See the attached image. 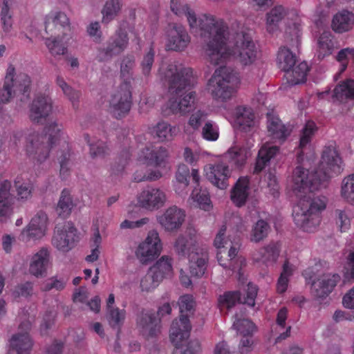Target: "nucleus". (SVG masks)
I'll return each mask as SVG.
<instances>
[{
    "label": "nucleus",
    "instance_id": "dca6fc26",
    "mask_svg": "<svg viewBox=\"0 0 354 354\" xmlns=\"http://www.w3.org/2000/svg\"><path fill=\"white\" fill-rule=\"evenodd\" d=\"M162 243L157 231L149 232L145 239L140 243L136 250V255L142 263H147L155 259L161 252Z\"/></svg>",
    "mask_w": 354,
    "mask_h": 354
},
{
    "label": "nucleus",
    "instance_id": "aec40b11",
    "mask_svg": "<svg viewBox=\"0 0 354 354\" xmlns=\"http://www.w3.org/2000/svg\"><path fill=\"white\" fill-rule=\"evenodd\" d=\"M204 173L207 179L219 189H225L228 185V179L232 171L228 165L223 159L214 164H208L204 167Z\"/></svg>",
    "mask_w": 354,
    "mask_h": 354
},
{
    "label": "nucleus",
    "instance_id": "6e6d98bb",
    "mask_svg": "<svg viewBox=\"0 0 354 354\" xmlns=\"http://www.w3.org/2000/svg\"><path fill=\"white\" fill-rule=\"evenodd\" d=\"M56 84L62 89L63 93L72 103L73 106L74 107L76 106L80 97V93L68 85L60 75L57 76Z\"/></svg>",
    "mask_w": 354,
    "mask_h": 354
},
{
    "label": "nucleus",
    "instance_id": "f257e3e1",
    "mask_svg": "<svg viewBox=\"0 0 354 354\" xmlns=\"http://www.w3.org/2000/svg\"><path fill=\"white\" fill-rule=\"evenodd\" d=\"M343 170L342 160L335 146L325 147L318 168L306 170L297 167L292 173V189L298 198L293 209L295 225L305 232H314L321 222V213L327 205L324 196H314L313 193L324 187L330 178Z\"/></svg>",
    "mask_w": 354,
    "mask_h": 354
},
{
    "label": "nucleus",
    "instance_id": "423d86ee",
    "mask_svg": "<svg viewBox=\"0 0 354 354\" xmlns=\"http://www.w3.org/2000/svg\"><path fill=\"white\" fill-rule=\"evenodd\" d=\"M174 250L180 257H188L192 275L201 277L204 274L208 261L207 250L198 245L194 229H187L179 234L174 243Z\"/></svg>",
    "mask_w": 354,
    "mask_h": 354
},
{
    "label": "nucleus",
    "instance_id": "0e129e2a",
    "mask_svg": "<svg viewBox=\"0 0 354 354\" xmlns=\"http://www.w3.org/2000/svg\"><path fill=\"white\" fill-rule=\"evenodd\" d=\"M67 283V279L62 277L54 276L46 279L41 287L43 291H50L53 289L62 290Z\"/></svg>",
    "mask_w": 354,
    "mask_h": 354
},
{
    "label": "nucleus",
    "instance_id": "412c9836",
    "mask_svg": "<svg viewBox=\"0 0 354 354\" xmlns=\"http://www.w3.org/2000/svg\"><path fill=\"white\" fill-rule=\"evenodd\" d=\"M257 292L258 288L257 286L252 283H249L247 286L246 296L243 297V300L241 298L239 292H226L218 297V306L221 308H226L230 309L237 302L240 301L248 305L249 306H254Z\"/></svg>",
    "mask_w": 354,
    "mask_h": 354
},
{
    "label": "nucleus",
    "instance_id": "9b49d317",
    "mask_svg": "<svg viewBox=\"0 0 354 354\" xmlns=\"http://www.w3.org/2000/svg\"><path fill=\"white\" fill-rule=\"evenodd\" d=\"M49 220L44 211L37 212L30 219L29 223L21 230L19 239L24 242L31 240H40L48 232Z\"/></svg>",
    "mask_w": 354,
    "mask_h": 354
},
{
    "label": "nucleus",
    "instance_id": "4468645a",
    "mask_svg": "<svg viewBox=\"0 0 354 354\" xmlns=\"http://www.w3.org/2000/svg\"><path fill=\"white\" fill-rule=\"evenodd\" d=\"M136 201L139 207L153 212L165 205L167 201V196L163 189L147 186L138 194Z\"/></svg>",
    "mask_w": 354,
    "mask_h": 354
},
{
    "label": "nucleus",
    "instance_id": "1a4fd4ad",
    "mask_svg": "<svg viewBox=\"0 0 354 354\" xmlns=\"http://www.w3.org/2000/svg\"><path fill=\"white\" fill-rule=\"evenodd\" d=\"M240 82L238 73L229 68L220 67L209 79L207 88L214 98L226 102L235 95Z\"/></svg>",
    "mask_w": 354,
    "mask_h": 354
},
{
    "label": "nucleus",
    "instance_id": "49530a36",
    "mask_svg": "<svg viewBox=\"0 0 354 354\" xmlns=\"http://www.w3.org/2000/svg\"><path fill=\"white\" fill-rule=\"evenodd\" d=\"M269 230L268 223L264 220L260 219L252 225L249 239L252 243H259L267 237Z\"/></svg>",
    "mask_w": 354,
    "mask_h": 354
},
{
    "label": "nucleus",
    "instance_id": "69168bd1",
    "mask_svg": "<svg viewBox=\"0 0 354 354\" xmlns=\"http://www.w3.org/2000/svg\"><path fill=\"white\" fill-rule=\"evenodd\" d=\"M227 224L232 230H234L239 234L245 232L248 226L247 221L241 217L238 214H233L229 221H227Z\"/></svg>",
    "mask_w": 354,
    "mask_h": 354
},
{
    "label": "nucleus",
    "instance_id": "72a5a7b5",
    "mask_svg": "<svg viewBox=\"0 0 354 354\" xmlns=\"http://www.w3.org/2000/svg\"><path fill=\"white\" fill-rule=\"evenodd\" d=\"M280 252L279 243H270L261 248L257 252L254 253L252 258L254 261L264 263H273L277 260Z\"/></svg>",
    "mask_w": 354,
    "mask_h": 354
},
{
    "label": "nucleus",
    "instance_id": "a18cd8bd",
    "mask_svg": "<svg viewBox=\"0 0 354 354\" xmlns=\"http://www.w3.org/2000/svg\"><path fill=\"white\" fill-rule=\"evenodd\" d=\"M317 130L316 124L313 121H308L301 132L299 149L301 152L298 153V160H302L303 150L310 142L313 136Z\"/></svg>",
    "mask_w": 354,
    "mask_h": 354
},
{
    "label": "nucleus",
    "instance_id": "a211bd4d",
    "mask_svg": "<svg viewBox=\"0 0 354 354\" xmlns=\"http://www.w3.org/2000/svg\"><path fill=\"white\" fill-rule=\"evenodd\" d=\"M78 241L77 229L72 223H68L62 227H57L52 238V245L59 251L67 252Z\"/></svg>",
    "mask_w": 354,
    "mask_h": 354
},
{
    "label": "nucleus",
    "instance_id": "603ef678",
    "mask_svg": "<svg viewBox=\"0 0 354 354\" xmlns=\"http://www.w3.org/2000/svg\"><path fill=\"white\" fill-rule=\"evenodd\" d=\"M73 206L74 204L69 190L63 189L56 208L57 214L61 216L66 217L71 214Z\"/></svg>",
    "mask_w": 354,
    "mask_h": 354
},
{
    "label": "nucleus",
    "instance_id": "7ed1b4c3",
    "mask_svg": "<svg viewBox=\"0 0 354 354\" xmlns=\"http://www.w3.org/2000/svg\"><path fill=\"white\" fill-rule=\"evenodd\" d=\"M45 134L32 133L26 138V153L35 165H41L48 158L50 152L55 154L59 164L60 177L65 180L71 167V147L68 137L62 131V124L56 121L44 127Z\"/></svg>",
    "mask_w": 354,
    "mask_h": 354
},
{
    "label": "nucleus",
    "instance_id": "58836bf2",
    "mask_svg": "<svg viewBox=\"0 0 354 354\" xmlns=\"http://www.w3.org/2000/svg\"><path fill=\"white\" fill-rule=\"evenodd\" d=\"M122 0H106L101 10L102 22L108 24L120 14L122 8Z\"/></svg>",
    "mask_w": 354,
    "mask_h": 354
},
{
    "label": "nucleus",
    "instance_id": "864d4df0",
    "mask_svg": "<svg viewBox=\"0 0 354 354\" xmlns=\"http://www.w3.org/2000/svg\"><path fill=\"white\" fill-rule=\"evenodd\" d=\"M153 132L160 140H170L177 134L178 129L166 122L162 121L153 127Z\"/></svg>",
    "mask_w": 354,
    "mask_h": 354
},
{
    "label": "nucleus",
    "instance_id": "8fccbe9b",
    "mask_svg": "<svg viewBox=\"0 0 354 354\" xmlns=\"http://www.w3.org/2000/svg\"><path fill=\"white\" fill-rule=\"evenodd\" d=\"M126 315V310L118 307L107 310L106 319L111 328L120 330L124 323Z\"/></svg>",
    "mask_w": 354,
    "mask_h": 354
},
{
    "label": "nucleus",
    "instance_id": "338daca9",
    "mask_svg": "<svg viewBox=\"0 0 354 354\" xmlns=\"http://www.w3.org/2000/svg\"><path fill=\"white\" fill-rule=\"evenodd\" d=\"M154 56L155 52L151 47L149 51L144 55L143 58L140 62L142 73L145 77H148L150 75L154 62Z\"/></svg>",
    "mask_w": 354,
    "mask_h": 354
},
{
    "label": "nucleus",
    "instance_id": "6e6552de",
    "mask_svg": "<svg viewBox=\"0 0 354 354\" xmlns=\"http://www.w3.org/2000/svg\"><path fill=\"white\" fill-rule=\"evenodd\" d=\"M287 19L286 35L297 46L299 44L301 20L297 10H289L283 6L273 7L266 16V28L269 33H274L279 30V23Z\"/></svg>",
    "mask_w": 354,
    "mask_h": 354
},
{
    "label": "nucleus",
    "instance_id": "79ce46f5",
    "mask_svg": "<svg viewBox=\"0 0 354 354\" xmlns=\"http://www.w3.org/2000/svg\"><path fill=\"white\" fill-rule=\"evenodd\" d=\"M135 57L133 55L125 56L120 64V77L124 82L122 86H130L134 80Z\"/></svg>",
    "mask_w": 354,
    "mask_h": 354
},
{
    "label": "nucleus",
    "instance_id": "4d7b16f0",
    "mask_svg": "<svg viewBox=\"0 0 354 354\" xmlns=\"http://www.w3.org/2000/svg\"><path fill=\"white\" fill-rule=\"evenodd\" d=\"M233 327L243 337L250 336L255 331V326L250 320L239 317L238 315H235Z\"/></svg>",
    "mask_w": 354,
    "mask_h": 354
},
{
    "label": "nucleus",
    "instance_id": "b1692460",
    "mask_svg": "<svg viewBox=\"0 0 354 354\" xmlns=\"http://www.w3.org/2000/svg\"><path fill=\"white\" fill-rule=\"evenodd\" d=\"M185 212L176 205L166 209L157 216V221L165 231L172 232L178 230L185 221Z\"/></svg>",
    "mask_w": 354,
    "mask_h": 354
},
{
    "label": "nucleus",
    "instance_id": "c85d7f7f",
    "mask_svg": "<svg viewBox=\"0 0 354 354\" xmlns=\"http://www.w3.org/2000/svg\"><path fill=\"white\" fill-rule=\"evenodd\" d=\"M50 262V252L47 248H41L30 259L29 272L36 277L46 275Z\"/></svg>",
    "mask_w": 354,
    "mask_h": 354
},
{
    "label": "nucleus",
    "instance_id": "7c9ffc66",
    "mask_svg": "<svg viewBox=\"0 0 354 354\" xmlns=\"http://www.w3.org/2000/svg\"><path fill=\"white\" fill-rule=\"evenodd\" d=\"M267 128L269 136L276 142H283L290 134L291 129L283 124L274 113L267 114Z\"/></svg>",
    "mask_w": 354,
    "mask_h": 354
},
{
    "label": "nucleus",
    "instance_id": "3c124183",
    "mask_svg": "<svg viewBox=\"0 0 354 354\" xmlns=\"http://www.w3.org/2000/svg\"><path fill=\"white\" fill-rule=\"evenodd\" d=\"M334 96L339 101L354 99V80L348 79L337 85L334 89Z\"/></svg>",
    "mask_w": 354,
    "mask_h": 354
},
{
    "label": "nucleus",
    "instance_id": "09e8293b",
    "mask_svg": "<svg viewBox=\"0 0 354 354\" xmlns=\"http://www.w3.org/2000/svg\"><path fill=\"white\" fill-rule=\"evenodd\" d=\"M340 196L346 203L354 205V174L348 175L342 179Z\"/></svg>",
    "mask_w": 354,
    "mask_h": 354
},
{
    "label": "nucleus",
    "instance_id": "c03bdc74",
    "mask_svg": "<svg viewBox=\"0 0 354 354\" xmlns=\"http://www.w3.org/2000/svg\"><path fill=\"white\" fill-rule=\"evenodd\" d=\"M189 201L192 204L205 211L212 207L209 193L206 189L195 187L191 194Z\"/></svg>",
    "mask_w": 354,
    "mask_h": 354
},
{
    "label": "nucleus",
    "instance_id": "774afa93",
    "mask_svg": "<svg viewBox=\"0 0 354 354\" xmlns=\"http://www.w3.org/2000/svg\"><path fill=\"white\" fill-rule=\"evenodd\" d=\"M337 60L341 63L340 72L344 71L349 62H354V48H346L342 49L337 55Z\"/></svg>",
    "mask_w": 354,
    "mask_h": 354
},
{
    "label": "nucleus",
    "instance_id": "0eeeda50",
    "mask_svg": "<svg viewBox=\"0 0 354 354\" xmlns=\"http://www.w3.org/2000/svg\"><path fill=\"white\" fill-rule=\"evenodd\" d=\"M171 12L178 16H185L190 30L205 39L212 33L214 26L222 28L223 19L209 13L196 14L195 11L185 2V0H170Z\"/></svg>",
    "mask_w": 354,
    "mask_h": 354
},
{
    "label": "nucleus",
    "instance_id": "2f4dec72",
    "mask_svg": "<svg viewBox=\"0 0 354 354\" xmlns=\"http://www.w3.org/2000/svg\"><path fill=\"white\" fill-rule=\"evenodd\" d=\"M249 196V180L246 177L240 178L231 192V200L237 207L245 205Z\"/></svg>",
    "mask_w": 354,
    "mask_h": 354
},
{
    "label": "nucleus",
    "instance_id": "6ab92c4d",
    "mask_svg": "<svg viewBox=\"0 0 354 354\" xmlns=\"http://www.w3.org/2000/svg\"><path fill=\"white\" fill-rule=\"evenodd\" d=\"M136 327L145 338H153L160 333L161 321L151 310H142L136 317Z\"/></svg>",
    "mask_w": 354,
    "mask_h": 354
},
{
    "label": "nucleus",
    "instance_id": "473e14b6",
    "mask_svg": "<svg viewBox=\"0 0 354 354\" xmlns=\"http://www.w3.org/2000/svg\"><path fill=\"white\" fill-rule=\"evenodd\" d=\"M71 39H64V35H50L44 40L49 53L54 57L64 55L68 51V44Z\"/></svg>",
    "mask_w": 354,
    "mask_h": 354
},
{
    "label": "nucleus",
    "instance_id": "13d9d810",
    "mask_svg": "<svg viewBox=\"0 0 354 354\" xmlns=\"http://www.w3.org/2000/svg\"><path fill=\"white\" fill-rule=\"evenodd\" d=\"M160 277H157L150 269L140 279V286L142 292H151L156 289L160 283Z\"/></svg>",
    "mask_w": 354,
    "mask_h": 354
},
{
    "label": "nucleus",
    "instance_id": "bf43d9fd",
    "mask_svg": "<svg viewBox=\"0 0 354 354\" xmlns=\"http://www.w3.org/2000/svg\"><path fill=\"white\" fill-rule=\"evenodd\" d=\"M207 113L201 109H194L189 115L187 125L193 131L198 130L207 118Z\"/></svg>",
    "mask_w": 354,
    "mask_h": 354
},
{
    "label": "nucleus",
    "instance_id": "a878e982",
    "mask_svg": "<svg viewBox=\"0 0 354 354\" xmlns=\"http://www.w3.org/2000/svg\"><path fill=\"white\" fill-rule=\"evenodd\" d=\"M253 140H248L245 145L232 146L223 156V160L227 161L236 169H241L246 163L248 158L251 156V148Z\"/></svg>",
    "mask_w": 354,
    "mask_h": 354
},
{
    "label": "nucleus",
    "instance_id": "4c0bfd02",
    "mask_svg": "<svg viewBox=\"0 0 354 354\" xmlns=\"http://www.w3.org/2000/svg\"><path fill=\"white\" fill-rule=\"evenodd\" d=\"M279 151L277 146H272L266 144L261 147L259 151L258 157L254 167V172L261 171L270 159L273 158Z\"/></svg>",
    "mask_w": 354,
    "mask_h": 354
},
{
    "label": "nucleus",
    "instance_id": "4be33fe9",
    "mask_svg": "<svg viewBox=\"0 0 354 354\" xmlns=\"http://www.w3.org/2000/svg\"><path fill=\"white\" fill-rule=\"evenodd\" d=\"M166 47L168 50L181 51L190 43V37L182 25L169 24L166 30Z\"/></svg>",
    "mask_w": 354,
    "mask_h": 354
},
{
    "label": "nucleus",
    "instance_id": "e433bc0d",
    "mask_svg": "<svg viewBox=\"0 0 354 354\" xmlns=\"http://www.w3.org/2000/svg\"><path fill=\"white\" fill-rule=\"evenodd\" d=\"M335 41L329 30L324 31L317 39L316 51L319 59L330 55L335 47Z\"/></svg>",
    "mask_w": 354,
    "mask_h": 354
},
{
    "label": "nucleus",
    "instance_id": "37998d69",
    "mask_svg": "<svg viewBox=\"0 0 354 354\" xmlns=\"http://www.w3.org/2000/svg\"><path fill=\"white\" fill-rule=\"evenodd\" d=\"M308 66L306 62H303L296 66L292 71L286 72V78L290 85L304 83L306 80Z\"/></svg>",
    "mask_w": 354,
    "mask_h": 354
},
{
    "label": "nucleus",
    "instance_id": "bb28decb",
    "mask_svg": "<svg viewBox=\"0 0 354 354\" xmlns=\"http://www.w3.org/2000/svg\"><path fill=\"white\" fill-rule=\"evenodd\" d=\"M192 326L187 315H180L175 319L169 329V337L176 348H180L188 339Z\"/></svg>",
    "mask_w": 354,
    "mask_h": 354
},
{
    "label": "nucleus",
    "instance_id": "f8f14e48",
    "mask_svg": "<svg viewBox=\"0 0 354 354\" xmlns=\"http://www.w3.org/2000/svg\"><path fill=\"white\" fill-rule=\"evenodd\" d=\"M31 328V321L25 317L19 326L18 332L14 334L10 339V350L8 354H30L33 343L29 335Z\"/></svg>",
    "mask_w": 354,
    "mask_h": 354
},
{
    "label": "nucleus",
    "instance_id": "052dcab7",
    "mask_svg": "<svg viewBox=\"0 0 354 354\" xmlns=\"http://www.w3.org/2000/svg\"><path fill=\"white\" fill-rule=\"evenodd\" d=\"M162 176L158 169H147L145 171L137 170L133 174V180L137 182L156 181Z\"/></svg>",
    "mask_w": 354,
    "mask_h": 354
},
{
    "label": "nucleus",
    "instance_id": "39448f33",
    "mask_svg": "<svg viewBox=\"0 0 354 354\" xmlns=\"http://www.w3.org/2000/svg\"><path fill=\"white\" fill-rule=\"evenodd\" d=\"M227 225H223L216 235L214 245L217 249L216 259L219 265L223 267L228 274L237 273L238 279L243 281L244 279L241 270L246 266V260L238 252L241 243L239 236L231 238V235L225 236Z\"/></svg>",
    "mask_w": 354,
    "mask_h": 354
},
{
    "label": "nucleus",
    "instance_id": "ea45409f",
    "mask_svg": "<svg viewBox=\"0 0 354 354\" xmlns=\"http://www.w3.org/2000/svg\"><path fill=\"white\" fill-rule=\"evenodd\" d=\"M149 269L157 277H160V281L170 277L173 274L172 259L168 256H162Z\"/></svg>",
    "mask_w": 354,
    "mask_h": 354
},
{
    "label": "nucleus",
    "instance_id": "680f3d73",
    "mask_svg": "<svg viewBox=\"0 0 354 354\" xmlns=\"http://www.w3.org/2000/svg\"><path fill=\"white\" fill-rule=\"evenodd\" d=\"M84 138L90 147V155L91 157L100 156L106 153L107 147L104 142L97 140L95 138L91 140L88 134L84 135Z\"/></svg>",
    "mask_w": 354,
    "mask_h": 354
},
{
    "label": "nucleus",
    "instance_id": "c9c22d12",
    "mask_svg": "<svg viewBox=\"0 0 354 354\" xmlns=\"http://www.w3.org/2000/svg\"><path fill=\"white\" fill-rule=\"evenodd\" d=\"M288 310L286 307L279 310L277 314L276 322L273 326V331L276 335L277 341L288 337L290 334L291 326L287 323Z\"/></svg>",
    "mask_w": 354,
    "mask_h": 354
},
{
    "label": "nucleus",
    "instance_id": "9d476101",
    "mask_svg": "<svg viewBox=\"0 0 354 354\" xmlns=\"http://www.w3.org/2000/svg\"><path fill=\"white\" fill-rule=\"evenodd\" d=\"M53 102L48 88L37 93L29 105L28 116L36 124H44L53 113Z\"/></svg>",
    "mask_w": 354,
    "mask_h": 354
},
{
    "label": "nucleus",
    "instance_id": "cd10ccee",
    "mask_svg": "<svg viewBox=\"0 0 354 354\" xmlns=\"http://www.w3.org/2000/svg\"><path fill=\"white\" fill-rule=\"evenodd\" d=\"M233 124L241 131L248 132L255 125V115L253 109L245 105L237 106L233 112Z\"/></svg>",
    "mask_w": 354,
    "mask_h": 354
},
{
    "label": "nucleus",
    "instance_id": "e2e57ef3",
    "mask_svg": "<svg viewBox=\"0 0 354 354\" xmlns=\"http://www.w3.org/2000/svg\"><path fill=\"white\" fill-rule=\"evenodd\" d=\"M201 134L206 140L216 141L219 136L218 127L214 122L207 120L202 128Z\"/></svg>",
    "mask_w": 354,
    "mask_h": 354
},
{
    "label": "nucleus",
    "instance_id": "ddd939ff",
    "mask_svg": "<svg viewBox=\"0 0 354 354\" xmlns=\"http://www.w3.org/2000/svg\"><path fill=\"white\" fill-rule=\"evenodd\" d=\"M45 31L48 35H64V39H72L70 19L64 12L50 11L45 17Z\"/></svg>",
    "mask_w": 354,
    "mask_h": 354
},
{
    "label": "nucleus",
    "instance_id": "a19ab883",
    "mask_svg": "<svg viewBox=\"0 0 354 354\" xmlns=\"http://www.w3.org/2000/svg\"><path fill=\"white\" fill-rule=\"evenodd\" d=\"M15 187L18 201L25 202L32 198L34 186L30 180H24L21 176H18L15 180Z\"/></svg>",
    "mask_w": 354,
    "mask_h": 354
},
{
    "label": "nucleus",
    "instance_id": "f03ea898",
    "mask_svg": "<svg viewBox=\"0 0 354 354\" xmlns=\"http://www.w3.org/2000/svg\"><path fill=\"white\" fill-rule=\"evenodd\" d=\"M222 24V28L214 26L212 33L205 38V52L209 62L219 65L234 59L243 66L254 64L259 50L251 36L244 32L230 35L223 20Z\"/></svg>",
    "mask_w": 354,
    "mask_h": 354
},
{
    "label": "nucleus",
    "instance_id": "20e7f679",
    "mask_svg": "<svg viewBox=\"0 0 354 354\" xmlns=\"http://www.w3.org/2000/svg\"><path fill=\"white\" fill-rule=\"evenodd\" d=\"M159 76L169 84L170 97L165 105L166 115H185L196 108V92L189 91L195 84L191 68L177 63L163 64L159 69Z\"/></svg>",
    "mask_w": 354,
    "mask_h": 354
},
{
    "label": "nucleus",
    "instance_id": "f704fd0d",
    "mask_svg": "<svg viewBox=\"0 0 354 354\" xmlns=\"http://www.w3.org/2000/svg\"><path fill=\"white\" fill-rule=\"evenodd\" d=\"M354 25V15L347 10L337 13L332 21L333 30L339 33L350 30Z\"/></svg>",
    "mask_w": 354,
    "mask_h": 354
},
{
    "label": "nucleus",
    "instance_id": "f3484780",
    "mask_svg": "<svg viewBox=\"0 0 354 354\" xmlns=\"http://www.w3.org/2000/svg\"><path fill=\"white\" fill-rule=\"evenodd\" d=\"M131 107V92L130 86H120L111 96L109 110L116 118L127 115Z\"/></svg>",
    "mask_w": 354,
    "mask_h": 354
},
{
    "label": "nucleus",
    "instance_id": "de8ad7c7",
    "mask_svg": "<svg viewBox=\"0 0 354 354\" xmlns=\"http://www.w3.org/2000/svg\"><path fill=\"white\" fill-rule=\"evenodd\" d=\"M277 62L279 68L285 72L290 70L296 63V56L287 48H279Z\"/></svg>",
    "mask_w": 354,
    "mask_h": 354
},
{
    "label": "nucleus",
    "instance_id": "c756f323",
    "mask_svg": "<svg viewBox=\"0 0 354 354\" xmlns=\"http://www.w3.org/2000/svg\"><path fill=\"white\" fill-rule=\"evenodd\" d=\"M339 280L340 277L338 274H324L317 281L313 280L311 292L317 298H325L332 292Z\"/></svg>",
    "mask_w": 354,
    "mask_h": 354
},
{
    "label": "nucleus",
    "instance_id": "5701e85b",
    "mask_svg": "<svg viewBox=\"0 0 354 354\" xmlns=\"http://www.w3.org/2000/svg\"><path fill=\"white\" fill-rule=\"evenodd\" d=\"M167 158L168 152L165 147L149 144L138 152L137 160L148 165L162 167L165 166Z\"/></svg>",
    "mask_w": 354,
    "mask_h": 354
},
{
    "label": "nucleus",
    "instance_id": "393cba45",
    "mask_svg": "<svg viewBox=\"0 0 354 354\" xmlns=\"http://www.w3.org/2000/svg\"><path fill=\"white\" fill-rule=\"evenodd\" d=\"M11 188L9 180H3L0 184V224L6 223L14 214L15 196Z\"/></svg>",
    "mask_w": 354,
    "mask_h": 354
},
{
    "label": "nucleus",
    "instance_id": "5fc2aeb1",
    "mask_svg": "<svg viewBox=\"0 0 354 354\" xmlns=\"http://www.w3.org/2000/svg\"><path fill=\"white\" fill-rule=\"evenodd\" d=\"M295 266L286 260L283 265V270L278 279L277 290L279 293H283L288 288L289 279L292 275Z\"/></svg>",
    "mask_w": 354,
    "mask_h": 354
},
{
    "label": "nucleus",
    "instance_id": "2eb2a0df",
    "mask_svg": "<svg viewBox=\"0 0 354 354\" xmlns=\"http://www.w3.org/2000/svg\"><path fill=\"white\" fill-rule=\"evenodd\" d=\"M127 33L120 28L107 41L106 46L100 48L97 58L100 61H108L121 54L128 46Z\"/></svg>",
    "mask_w": 354,
    "mask_h": 354
}]
</instances>
